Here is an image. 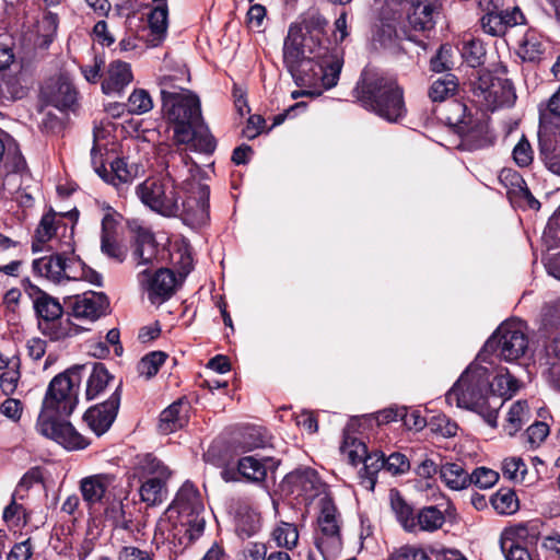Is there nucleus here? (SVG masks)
<instances>
[{
	"label": "nucleus",
	"mask_w": 560,
	"mask_h": 560,
	"mask_svg": "<svg viewBox=\"0 0 560 560\" xmlns=\"http://www.w3.org/2000/svg\"><path fill=\"white\" fill-rule=\"evenodd\" d=\"M167 354L162 351H153L144 355L138 364L139 374L147 378H151L158 373L160 366L165 362Z\"/></svg>",
	"instance_id": "obj_46"
},
{
	"label": "nucleus",
	"mask_w": 560,
	"mask_h": 560,
	"mask_svg": "<svg viewBox=\"0 0 560 560\" xmlns=\"http://www.w3.org/2000/svg\"><path fill=\"white\" fill-rule=\"evenodd\" d=\"M389 500L392 511L395 513L397 521L407 532H415L417 529V524L412 508L395 489L390 490Z\"/></svg>",
	"instance_id": "obj_30"
},
{
	"label": "nucleus",
	"mask_w": 560,
	"mask_h": 560,
	"mask_svg": "<svg viewBox=\"0 0 560 560\" xmlns=\"http://www.w3.org/2000/svg\"><path fill=\"white\" fill-rule=\"evenodd\" d=\"M500 0H479V7L485 12L480 19L482 30L492 36L504 35L503 24L497 14Z\"/></svg>",
	"instance_id": "obj_31"
},
{
	"label": "nucleus",
	"mask_w": 560,
	"mask_h": 560,
	"mask_svg": "<svg viewBox=\"0 0 560 560\" xmlns=\"http://www.w3.org/2000/svg\"><path fill=\"white\" fill-rule=\"evenodd\" d=\"M38 315V328L43 335L51 340H59L70 336L71 327L67 320H60L62 307L59 302L47 294L39 295L34 303Z\"/></svg>",
	"instance_id": "obj_13"
},
{
	"label": "nucleus",
	"mask_w": 560,
	"mask_h": 560,
	"mask_svg": "<svg viewBox=\"0 0 560 560\" xmlns=\"http://www.w3.org/2000/svg\"><path fill=\"white\" fill-rule=\"evenodd\" d=\"M180 147L182 145H176V149H170L162 156L165 167V176H170L174 179L176 177H180L185 170L190 174L194 168L197 167L196 163L187 152L188 149H191L188 145H185L186 148Z\"/></svg>",
	"instance_id": "obj_24"
},
{
	"label": "nucleus",
	"mask_w": 560,
	"mask_h": 560,
	"mask_svg": "<svg viewBox=\"0 0 560 560\" xmlns=\"http://www.w3.org/2000/svg\"><path fill=\"white\" fill-rule=\"evenodd\" d=\"M489 144L487 132L483 126L471 128L464 132L459 147L466 150H477Z\"/></svg>",
	"instance_id": "obj_49"
},
{
	"label": "nucleus",
	"mask_w": 560,
	"mask_h": 560,
	"mask_svg": "<svg viewBox=\"0 0 560 560\" xmlns=\"http://www.w3.org/2000/svg\"><path fill=\"white\" fill-rule=\"evenodd\" d=\"M327 24L328 21L317 10H308L302 15L301 22L294 23L293 25H300L302 31H305V40L312 43V45H308V52L319 58V60L324 62V66L328 67V74H326L327 82L330 85H336L339 80L343 59L338 48H329L322 42V37L326 34Z\"/></svg>",
	"instance_id": "obj_6"
},
{
	"label": "nucleus",
	"mask_w": 560,
	"mask_h": 560,
	"mask_svg": "<svg viewBox=\"0 0 560 560\" xmlns=\"http://www.w3.org/2000/svg\"><path fill=\"white\" fill-rule=\"evenodd\" d=\"M513 159L521 167L528 166L533 162V150L525 137H523L515 145L513 150Z\"/></svg>",
	"instance_id": "obj_63"
},
{
	"label": "nucleus",
	"mask_w": 560,
	"mask_h": 560,
	"mask_svg": "<svg viewBox=\"0 0 560 560\" xmlns=\"http://www.w3.org/2000/svg\"><path fill=\"white\" fill-rule=\"evenodd\" d=\"M551 363L560 365V331L556 332L545 347L542 362L545 370H548Z\"/></svg>",
	"instance_id": "obj_58"
},
{
	"label": "nucleus",
	"mask_w": 560,
	"mask_h": 560,
	"mask_svg": "<svg viewBox=\"0 0 560 560\" xmlns=\"http://www.w3.org/2000/svg\"><path fill=\"white\" fill-rule=\"evenodd\" d=\"M168 10L165 3L156 5L149 14L148 22L151 31L150 43L159 45L166 35Z\"/></svg>",
	"instance_id": "obj_33"
},
{
	"label": "nucleus",
	"mask_w": 560,
	"mask_h": 560,
	"mask_svg": "<svg viewBox=\"0 0 560 560\" xmlns=\"http://www.w3.org/2000/svg\"><path fill=\"white\" fill-rule=\"evenodd\" d=\"M120 405V385L104 402L91 407L84 415V420L96 435L105 433L114 422Z\"/></svg>",
	"instance_id": "obj_18"
},
{
	"label": "nucleus",
	"mask_w": 560,
	"mask_h": 560,
	"mask_svg": "<svg viewBox=\"0 0 560 560\" xmlns=\"http://www.w3.org/2000/svg\"><path fill=\"white\" fill-rule=\"evenodd\" d=\"M272 537L278 546L293 548L299 540V532L294 524L281 522L272 532Z\"/></svg>",
	"instance_id": "obj_45"
},
{
	"label": "nucleus",
	"mask_w": 560,
	"mask_h": 560,
	"mask_svg": "<svg viewBox=\"0 0 560 560\" xmlns=\"http://www.w3.org/2000/svg\"><path fill=\"white\" fill-rule=\"evenodd\" d=\"M109 302L107 296L102 292H89L78 295L71 302L72 315L75 318H82L94 322L105 315Z\"/></svg>",
	"instance_id": "obj_20"
},
{
	"label": "nucleus",
	"mask_w": 560,
	"mask_h": 560,
	"mask_svg": "<svg viewBox=\"0 0 560 560\" xmlns=\"http://www.w3.org/2000/svg\"><path fill=\"white\" fill-rule=\"evenodd\" d=\"M128 112L131 114L141 115L148 113L153 107V102L150 94L145 90H135L128 98Z\"/></svg>",
	"instance_id": "obj_47"
},
{
	"label": "nucleus",
	"mask_w": 560,
	"mask_h": 560,
	"mask_svg": "<svg viewBox=\"0 0 560 560\" xmlns=\"http://www.w3.org/2000/svg\"><path fill=\"white\" fill-rule=\"evenodd\" d=\"M340 451L345 456L348 457L352 465H357L358 463L363 462L369 455L366 445L348 434H345L343 436Z\"/></svg>",
	"instance_id": "obj_43"
},
{
	"label": "nucleus",
	"mask_w": 560,
	"mask_h": 560,
	"mask_svg": "<svg viewBox=\"0 0 560 560\" xmlns=\"http://www.w3.org/2000/svg\"><path fill=\"white\" fill-rule=\"evenodd\" d=\"M56 233V215L55 213H46L43 215L38 228L36 229V241L38 243L48 242Z\"/></svg>",
	"instance_id": "obj_56"
},
{
	"label": "nucleus",
	"mask_w": 560,
	"mask_h": 560,
	"mask_svg": "<svg viewBox=\"0 0 560 560\" xmlns=\"http://www.w3.org/2000/svg\"><path fill=\"white\" fill-rule=\"evenodd\" d=\"M304 33L300 25H290L288 35L283 42L282 59L283 65L293 78L298 85H303L312 78L314 72V65L319 67L322 72V81L326 88H332L328 84L326 74H328V67L316 58L313 54L308 52V45L312 43L305 40Z\"/></svg>",
	"instance_id": "obj_5"
},
{
	"label": "nucleus",
	"mask_w": 560,
	"mask_h": 560,
	"mask_svg": "<svg viewBox=\"0 0 560 560\" xmlns=\"http://www.w3.org/2000/svg\"><path fill=\"white\" fill-rule=\"evenodd\" d=\"M113 377L101 363H94L86 383V398L89 400L98 396L108 385Z\"/></svg>",
	"instance_id": "obj_34"
},
{
	"label": "nucleus",
	"mask_w": 560,
	"mask_h": 560,
	"mask_svg": "<svg viewBox=\"0 0 560 560\" xmlns=\"http://www.w3.org/2000/svg\"><path fill=\"white\" fill-rule=\"evenodd\" d=\"M117 224L118 222L114 213H105L102 219L101 252L109 259L121 264L127 257V250L117 241Z\"/></svg>",
	"instance_id": "obj_21"
},
{
	"label": "nucleus",
	"mask_w": 560,
	"mask_h": 560,
	"mask_svg": "<svg viewBox=\"0 0 560 560\" xmlns=\"http://www.w3.org/2000/svg\"><path fill=\"white\" fill-rule=\"evenodd\" d=\"M187 408L182 401H176L164 409L160 415L159 431L171 434L187 423Z\"/></svg>",
	"instance_id": "obj_27"
},
{
	"label": "nucleus",
	"mask_w": 560,
	"mask_h": 560,
	"mask_svg": "<svg viewBox=\"0 0 560 560\" xmlns=\"http://www.w3.org/2000/svg\"><path fill=\"white\" fill-rule=\"evenodd\" d=\"M517 380L510 374L509 371L498 374L490 382L489 394H494L503 401V397L510 398L518 390Z\"/></svg>",
	"instance_id": "obj_39"
},
{
	"label": "nucleus",
	"mask_w": 560,
	"mask_h": 560,
	"mask_svg": "<svg viewBox=\"0 0 560 560\" xmlns=\"http://www.w3.org/2000/svg\"><path fill=\"white\" fill-rule=\"evenodd\" d=\"M160 93L162 98V104L166 101H171L175 97L180 96L184 93L189 92L185 88H182L175 83V78L171 75H165L160 79Z\"/></svg>",
	"instance_id": "obj_54"
},
{
	"label": "nucleus",
	"mask_w": 560,
	"mask_h": 560,
	"mask_svg": "<svg viewBox=\"0 0 560 560\" xmlns=\"http://www.w3.org/2000/svg\"><path fill=\"white\" fill-rule=\"evenodd\" d=\"M460 52L465 61L472 68L483 63L486 49L480 39L472 37L464 39Z\"/></svg>",
	"instance_id": "obj_41"
},
{
	"label": "nucleus",
	"mask_w": 560,
	"mask_h": 560,
	"mask_svg": "<svg viewBox=\"0 0 560 560\" xmlns=\"http://www.w3.org/2000/svg\"><path fill=\"white\" fill-rule=\"evenodd\" d=\"M96 171L104 180L116 187L121 184L131 182L135 176L132 171L128 168L126 161L122 159H116L114 162H112L109 172H107L105 168L104 173H102L98 168H96Z\"/></svg>",
	"instance_id": "obj_37"
},
{
	"label": "nucleus",
	"mask_w": 560,
	"mask_h": 560,
	"mask_svg": "<svg viewBox=\"0 0 560 560\" xmlns=\"http://www.w3.org/2000/svg\"><path fill=\"white\" fill-rule=\"evenodd\" d=\"M497 14L502 22L504 33L513 26L521 25L525 22V16L520 8L514 7L511 10L497 9Z\"/></svg>",
	"instance_id": "obj_62"
},
{
	"label": "nucleus",
	"mask_w": 560,
	"mask_h": 560,
	"mask_svg": "<svg viewBox=\"0 0 560 560\" xmlns=\"http://www.w3.org/2000/svg\"><path fill=\"white\" fill-rule=\"evenodd\" d=\"M209 187L199 182L187 183L178 200V214L187 224L201 226L209 220Z\"/></svg>",
	"instance_id": "obj_12"
},
{
	"label": "nucleus",
	"mask_w": 560,
	"mask_h": 560,
	"mask_svg": "<svg viewBox=\"0 0 560 560\" xmlns=\"http://www.w3.org/2000/svg\"><path fill=\"white\" fill-rule=\"evenodd\" d=\"M295 478L302 490L310 497L318 494L324 487L317 471L312 468L298 471Z\"/></svg>",
	"instance_id": "obj_44"
},
{
	"label": "nucleus",
	"mask_w": 560,
	"mask_h": 560,
	"mask_svg": "<svg viewBox=\"0 0 560 560\" xmlns=\"http://www.w3.org/2000/svg\"><path fill=\"white\" fill-rule=\"evenodd\" d=\"M23 498V494L13 492L11 503L3 511V520L8 523H12L19 526L21 523H26V512L22 504L16 502V499Z\"/></svg>",
	"instance_id": "obj_51"
},
{
	"label": "nucleus",
	"mask_w": 560,
	"mask_h": 560,
	"mask_svg": "<svg viewBox=\"0 0 560 560\" xmlns=\"http://www.w3.org/2000/svg\"><path fill=\"white\" fill-rule=\"evenodd\" d=\"M500 548L506 560H532L528 547L500 539Z\"/></svg>",
	"instance_id": "obj_61"
},
{
	"label": "nucleus",
	"mask_w": 560,
	"mask_h": 560,
	"mask_svg": "<svg viewBox=\"0 0 560 560\" xmlns=\"http://www.w3.org/2000/svg\"><path fill=\"white\" fill-rule=\"evenodd\" d=\"M43 98L47 104L60 109H73L77 105L78 93L72 83L60 77L42 89Z\"/></svg>",
	"instance_id": "obj_19"
},
{
	"label": "nucleus",
	"mask_w": 560,
	"mask_h": 560,
	"mask_svg": "<svg viewBox=\"0 0 560 560\" xmlns=\"http://www.w3.org/2000/svg\"><path fill=\"white\" fill-rule=\"evenodd\" d=\"M528 349L526 325L517 319L503 322L485 345V351H492L505 362L518 361L526 355Z\"/></svg>",
	"instance_id": "obj_8"
},
{
	"label": "nucleus",
	"mask_w": 560,
	"mask_h": 560,
	"mask_svg": "<svg viewBox=\"0 0 560 560\" xmlns=\"http://www.w3.org/2000/svg\"><path fill=\"white\" fill-rule=\"evenodd\" d=\"M276 468V462L272 458L259 460L254 456H246L238 460V472L248 481L260 482L267 477L268 469Z\"/></svg>",
	"instance_id": "obj_28"
},
{
	"label": "nucleus",
	"mask_w": 560,
	"mask_h": 560,
	"mask_svg": "<svg viewBox=\"0 0 560 560\" xmlns=\"http://www.w3.org/2000/svg\"><path fill=\"white\" fill-rule=\"evenodd\" d=\"M457 86L455 75L447 73L433 81L428 95L433 102H443L455 94Z\"/></svg>",
	"instance_id": "obj_36"
},
{
	"label": "nucleus",
	"mask_w": 560,
	"mask_h": 560,
	"mask_svg": "<svg viewBox=\"0 0 560 560\" xmlns=\"http://www.w3.org/2000/svg\"><path fill=\"white\" fill-rule=\"evenodd\" d=\"M137 196L143 205L164 217L178 214L180 190L170 176L147 178L137 186Z\"/></svg>",
	"instance_id": "obj_10"
},
{
	"label": "nucleus",
	"mask_w": 560,
	"mask_h": 560,
	"mask_svg": "<svg viewBox=\"0 0 560 560\" xmlns=\"http://www.w3.org/2000/svg\"><path fill=\"white\" fill-rule=\"evenodd\" d=\"M469 477L471 479V483L480 489L491 488L499 480V474L486 467L476 468L471 474H469Z\"/></svg>",
	"instance_id": "obj_53"
},
{
	"label": "nucleus",
	"mask_w": 560,
	"mask_h": 560,
	"mask_svg": "<svg viewBox=\"0 0 560 560\" xmlns=\"http://www.w3.org/2000/svg\"><path fill=\"white\" fill-rule=\"evenodd\" d=\"M260 528V516L254 512L243 513L237 518L236 532L242 538H249Z\"/></svg>",
	"instance_id": "obj_48"
},
{
	"label": "nucleus",
	"mask_w": 560,
	"mask_h": 560,
	"mask_svg": "<svg viewBox=\"0 0 560 560\" xmlns=\"http://www.w3.org/2000/svg\"><path fill=\"white\" fill-rule=\"evenodd\" d=\"M135 474L139 479H161L170 480L172 471L170 468L158 457L152 454H145L138 457L135 466Z\"/></svg>",
	"instance_id": "obj_26"
},
{
	"label": "nucleus",
	"mask_w": 560,
	"mask_h": 560,
	"mask_svg": "<svg viewBox=\"0 0 560 560\" xmlns=\"http://www.w3.org/2000/svg\"><path fill=\"white\" fill-rule=\"evenodd\" d=\"M267 548L260 542L247 544L237 555V560H265Z\"/></svg>",
	"instance_id": "obj_64"
},
{
	"label": "nucleus",
	"mask_w": 560,
	"mask_h": 560,
	"mask_svg": "<svg viewBox=\"0 0 560 560\" xmlns=\"http://www.w3.org/2000/svg\"><path fill=\"white\" fill-rule=\"evenodd\" d=\"M362 105L388 121H397L406 112L401 88L392 77L365 69L355 86Z\"/></svg>",
	"instance_id": "obj_3"
},
{
	"label": "nucleus",
	"mask_w": 560,
	"mask_h": 560,
	"mask_svg": "<svg viewBox=\"0 0 560 560\" xmlns=\"http://www.w3.org/2000/svg\"><path fill=\"white\" fill-rule=\"evenodd\" d=\"M132 79L130 65L121 60H114L107 68L102 90L105 94L120 93L131 83Z\"/></svg>",
	"instance_id": "obj_23"
},
{
	"label": "nucleus",
	"mask_w": 560,
	"mask_h": 560,
	"mask_svg": "<svg viewBox=\"0 0 560 560\" xmlns=\"http://www.w3.org/2000/svg\"><path fill=\"white\" fill-rule=\"evenodd\" d=\"M503 476L510 480L523 481L526 474V465L520 457H511L503 460Z\"/></svg>",
	"instance_id": "obj_52"
},
{
	"label": "nucleus",
	"mask_w": 560,
	"mask_h": 560,
	"mask_svg": "<svg viewBox=\"0 0 560 560\" xmlns=\"http://www.w3.org/2000/svg\"><path fill=\"white\" fill-rule=\"evenodd\" d=\"M385 469L392 475H404L410 469V462L401 453H393L385 457Z\"/></svg>",
	"instance_id": "obj_59"
},
{
	"label": "nucleus",
	"mask_w": 560,
	"mask_h": 560,
	"mask_svg": "<svg viewBox=\"0 0 560 560\" xmlns=\"http://www.w3.org/2000/svg\"><path fill=\"white\" fill-rule=\"evenodd\" d=\"M88 365H77L55 376L47 388L40 413L69 417L78 404V390Z\"/></svg>",
	"instance_id": "obj_7"
},
{
	"label": "nucleus",
	"mask_w": 560,
	"mask_h": 560,
	"mask_svg": "<svg viewBox=\"0 0 560 560\" xmlns=\"http://www.w3.org/2000/svg\"><path fill=\"white\" fill-rule=\"evenodd\" d=\"M541 523L539 521H530L505 528L500 539L514 542L518 546L535 545L540 537Z\"/></svg>",
	"instance_id": "obj_25"
},
{
	"label": "nucleus",
	"mask_w": 560,
	"mask_h": 560,
	"mask_svg": "<svg viewBox=\"0 0 560 560\" xmlns=\"http://www.w3.org/2000/svg\"><path fill=\"white\" fill-rule=\"evenodd\" d=\"M440 476L445 485L453 490H462L471 485L469 474L457 463L443 465L440 469Z\"/></svg>",
	"instance_id": "obj_32"
},
{
	"label": "nucleus",
	"mask_w": 560,
	"mask_h": 560,
	"mask_svg": "<svg viewBox=\"0 0 560 560\" xmlns=\"http://www.w3.org/2000/svg\"><path fill=\"white\" fill-rule=\"evenodd\" d=\"M549 434V427L545 422H535L525 432L526 442L532 448L539 446Z\"/></svg>",
	"instance_id": "obj_57"
},
{
	"label": "nucleus",
	"mask_w": 560,
	"mask_h": 560,
	"mask_svg": "<svg viewBox=\"0 0 560 560\" xmlns=\"http://www.w3.org/2000/svg\"><path fill=\"white\" fill-rule=\"evenodd\" d=\"M175 281L174 273L167 268H160L153 273L145 268L138 273L139 285L148 293L152 303L170 299L174 292Z\"/></svg>",
	"instance_id": "obj_17"
},
{
	"label": "nucleus",
	"mask_w": 560,
	"mask_h": 560,
	"mask_svg": "<svg viewBox=\"0 0 560 560\" xmlns=\"http://www.w3.org/2000/svg\"><path fill=\"white\" fill-rule=\"evenodd\" d=\"M431 70L434 72H444L453 68V49L450 45H442L436 55L430 61Z\"/></svg>",
	"instance_id": "obj_50"
},
{
	"label": "nucleus",
	"mask_w": 560,
	"mask_h": 560,
	"mask_svg": "<svg viewBox=\"0 0 560 560\" xmlns=\"http://www.w3.org/2000/svg\"><path fill=\"white\" fill-rule=\"evenodd\" d=\"M158 256V245L154 235L148 229L137 226L132 243V258L137 267L153 265Z\"/></svg>",
	"instance_id": "obj_22"
},
{
	"label": "nucleus",
	"mask_w": 560,
	"mask_h": 560,
	"mask_svg": "<svg viewBox=\"0 0 560 560\" xmlns=\"http://www.w3.org/2000/svg\"><path fill=\"white\" fill-rule=\"evenodd\" d=\"M528 418V406L525 400H517L514 402L509 412L504 424V431L513 436L517 431L521 430L523 423Z\"/></svg>",
	"instance_id": "obj_40"
},
{
	"label": "nucleus",
	"mask_w": 560,
	"mask_h": 560,
	"mask_svg": "<svg viewBox=\"0 0 560 560\" xmlns=\"http://www.w3.org/2000/svg\"><path fill=\"white\" fill-rule=\"evenodd\" d=\"M33 268L57 283L65 280H85L94 285H102L103 277L101 273L86 267L79 258H68L62 254L36 259L33 262Z\"/></svg>",
	"instance_id": "obj_9"
},
{
	"label": "nucleus",
	"mask_w": 560,
	"mask_h": 560,
	"mask_svg": "<svg viewBox=\"0 0 560 560\" xmlns=\"http://www.w3.org/2000/svg\"><path fill=\"white\" fill-rule=\"evenodd\" d=\"M60 418L58 413H39L36 424L37 430L65 448L81 450L86 447L89 442L85 438L77 432L70 422Z\"/></svg>",
	"instance_id": "obj_14"
},
{
	"label": "nucleus",
	"mask_w": 560,
	"mask_h": 560,
	"mask_svg": "<svg viewBox=\"0 0 560 560\" xmlns=\"http://www.w3.org/2000/svg\"><path fill=\"white\" fill-rule=\"evenodd\" d=\"M445 517L435 506H427L419 511L416 516L417 528L424 532H434L443 526Z\"/></svg>",
	"instance_id": "obj_38"
},
{
	"label": "nucleus",
	"mask_w": 560,
	"mask_h": 560,
	"mask_svg": "<svg viewBox=\"0 0 560 560\" xmlns=\"http://www.w3.org/2000/svg\"><path fill=\"white\" fill-rule=\"evenodd\" d=\"M472 92L491 109L511 106L515 101L512 83L506 79L493 78L490 73L478 78V81L474 83Z\"/></svg>",
	"instance_id": "obj_15"
},
{
	"label": "nucleus",
	"mask_w": 560,
	"mask_h": 560,
	"mask_svg": "<svg viewBox=\"0 0 560 560\" xmlns=\"http://www.w3.org/2000/svg\"><path fill=\"white\" fill-rule=\"evenodd\" d=\"M141 486L139 494L141 501L149 506H154L163 503L167 499V482L168 480L159 479H139Z\"/></svg>",
	"instance_id": "obj_29"
},
{
	"label": "nucleus",
	"mask_w": 560,
	"mask_h": 560,
	"mask_svg": "<svg viewBox=\"0 0 560 560\" xmlns=\"http://www.w3.org/2000/svg\"><path fill=\"white\" fill-rule=\"evenodd\" d=\"M490 374L487 368L471 363L454 386L446 393L448 405H456L480 415L492 428L497 427L498 410L503 401L489 394Z\"/></svg>",
	"instance_id": "obj_2"
},
{
	"label": "nucleus",
	"mask_w": 560,
	"mask_h": 560,
	"mask_svg": "<svg viewBox=\"0 0 560 560\" xmlns=\"http://www.w3.org/2000/svg\"><path fill=\"white\" fill-rule=\"evenodd\" d=\"M164 118L173 125L175 145H188L191 151L211 154L217 142L201 116L199 97L191 91L162 104Z\"/></svg>",
	"instance_id": "obj_1"
},
{
	"label": "nucleus",
	"mask_w": 560,
	"mask_h": 560,
	"mask_svg": "<svg viewBox=\"0 0 560 560\" xmlns=\"http://www.w3.org/2000/svg\"><path fill=\"white\" fill-rule=\"evenodd\" d=\"M117 488V477L114 474H94L82 478L79 489L83 501L89 508L102 505L114 497Z\"/></svg>",
	"instance_id": "obj_16"
},
{
	"label": "nucleus",
	"mask_w": 560,
	"mask_h": 560,
	"mask_svg": "<svg viewBox=\"0 0 560 560\" xmlns=\"http://www.w3.org/2000/svg\"><path fill=\"white\" fill-rule=\"evenodd\" d=\"M104 506V516L106 520L110 521L113 525L128 529L131 523L130 517H128L122 500L116 498V492H114V497L109 500H106L102 504Z\"/></svg>",
	"instance_id": "obj_35"
},
{
	"label": "nucleus",
	"mask_w": 560,
	"mask_h": 560,
	"mask_svg": "<svg viewBox=\"0 0 560 560\" xmlns=\"http://www.w3.org/2000/svg\"><path fill=\"white\" fill-rule=\"evenodd\" d=\"M320 512L317 520L315 546L325 560H334L340 556L342 539L337 518V509L329 497L320 499Z\"/></svg>",
	"instance_id": "obj_11"
},
{
	"label": "nucleus",
	"mask_w": 560,
	"mask_h": 560,
	"mask_svg": "<svg viewBox=\"0 0 560 560\" xmlns=\"http://www.w3.org/2000/svg\"><path fill=\"white\" fill-rule=\"evenodd\" d=\"M167 513L170 517L176 513L178 518L166 536L174 547L185 549L202 535L205 506L198 489L191 482L186 481L180 487Z\"/></svg>",
	"instance_id": "obj_4"
},
{
	"label": "nucleus",
	"mask_w": 560,
	"mask_h": 560,
	"mask_svg": "<svg viewBox=\"0 0 560 560\" xmlns=\"http://www.w3.org/2000/svg\"><path fill=\"white\" fill-rule=\"evenodd\" d=\"M493 509L503 515H510L518 510V501L513 490L502 489L499 490L491 498Z\"/></svg>",
	"instance_id": "obj_42"
},
{
	"label": "nucleus",
	"mask_w": 560,
	"mask_h": 560,
	"mask_svg": "<svg viewBox=\"0 0 560 560\" xmlns=\"http://www.w3.org/2000/svg\"><path fill=\"white\" fill-rule=\"evenodd\" d=\"M20 378L19 363H14L7 372L0 375V388L7 396L12 395Z\"/></svg>",
	"instance_id": "obj_60"
},
{
	"label": "nucleus",
	"mask_w": 560,
	"mask_h": 560,
	"mask_svg": "<svg viewBox=\"0 0 560 560\" xmlns=\"http://www.w3.org/2000/svg\"><path fill=\"white\" fill-rule=\"evenodd\" d=\"M389 560H431V558L423 548L405 545L396 549Z\"/></svg>",
	"instance_id": "obj_55"
}]
</instances>
